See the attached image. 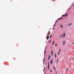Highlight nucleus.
<instances>
[{"mask_svg":"<svg viewBox=\"0 0 74 74\" xmlns=\"http://www.w3.org/2000/svg\"><path fill=\"white\" fill-rule=\"evenodd\" d=\"M73 44H74V43H73Z\"/></svg>","mask_w":74,"mask_h":74,"instance_id":"nucleus-29","label":"nucleus"},{"mask_svg":"<svg viewBox=\"0 0 74 74\" xmlns=\"http://www.w3.org/2000/svg\"><path fill=\"white\" fill-rule=\"evenodd\" d=\"M61 51V49H60L59 50V51L58 52V55H60V52Z\"/></svg>","mask_w":74,"mask_h":74,"instance_id":"nucleus-1","label":"nucleus"},{"mask_svg":"<svg viewBox=\"0 0 74 74\" xmlns=\"http://www.w3.org/2000/svg\"><path fill=\"white\" fill-rule=\"evenodd\" d=\"M51 42V41L50 40V41L49 42Z\"/></svg>","mask_w":74,"mask_h":74,"instance_id":"nucleus-21","label":"nucleus"},{"mask_svg":"<svg viewBox=\"0 0 74 74\" xmlns=\"http://www.w3.org/2000/svg\"><path fill=\"white\" fill-rule=\"evenodd\" d=\"M44 69H45V68H44Z\"/></svg>","mask_w":74,"mask_h":74,"instance_id":"nucleus-30","label":"nucleus"},{"mask_svg":"<svg viewBox=\"0 0 74 74\" xmlns=\"http://www.w3.org/2000/svg\"><path fill=\"white\" fill-rule=\"evenodd\" d=\"M43 71H44V70H43Z\"/></svg>","mask_w":74,"mask_h":74,"instance_id":"nucleus-33","label":"nucleus"},{"mask_svg":"<svg viewBox=\"0 0 74 74\" xmlns=\"http://www.w3.org/2000/svg\"><path fill=\"white\" fill-rule=\"evenodd\" d=\"M45 48H46V47H45Z\"/></svg>","mask_w":74,"mask_h":74,"instance_id":"nucleus-34","label":"nucleus"},{"mask_svg":"<svg viewBox=\"0 0 74 74\" xmlns=\"http://www.w3.org/2000/svg\"><path fill=\"white\" fill-rule=\"evenodd\" d=\"M53 29L54 30H55V28H53Z\"/></svg>","mask_w":74,"mask_h":74,"instance_id":"nucleus-27","label":"nucleus"},{"mask_svg":"<svg viewBox=\"0 0 74 74\" xmlns=\"http://www.w3.org/2000/svg\"><path fill=\"white\" fill-rule=\"evenodd\" d=\"M72 25V23H70L68 24V26H71Z\"/></svg>","mask_w":74,"mask_h":74,"instance_id":"nucleus-4","label":"nucleus"},{"mask_svg":"<svg viewBox=\"0 0 74 74\" xmlns=\"http://www.w3.org/2000/svg\"><path fill=\"white\" fill-rule=\"evenodd\" d=\"M53 68H54V69L55 70H56V68L54 67V66H53Z\"/></svg>","mask_w":74,"mask_h":74,"instance_id":"nucleus-14","label":"nucleus"},{"mask_svg":"<svg viewBox=\"0 0 74 74\" xmlns=\"http://www.w3.org/2000/svg\"><path fill=\"white\" fill-rule=\"evenodd\" d=\"M50 57H51V56H50V55H49L48 56V60H49V59H50Z\"/></svg>","mask_w":74,"mask_h":74,"instance_id":"nucleus-5","label":"nucleus"},{"mask_svg":"<svg viewBox=\"0 0 74 74\" xmlns=\"http://www.w3.org/2000/svg\"><path fill=\"white\" fill-rule=\"evenodd\" d=\"M49 62L48 63V69H49Z\"/></svg>","mask_w":74,"mask_h":74,"instance_id":"nucleus-7","label":"nucleus"},{"mask_svg":"<svg viewBox=\"0 0 74 74\" xmlns=\"http://www.w3.org/2000/svg\"><path fill=\"white\" fill-rule=\"evenodd\" d=\"M49 34H50V33L49 32L47 34V35H48V36H49Z\"/></svg>","mask_w":74,"mask_h":74,"instance_id":"nucleus-12","label":"nucleus"},{"mask_svg":"<svg viewBox=\"0 0 74 74\" xmlns=\"http://www.w3.org/2000/svg\"><path fill=\"white\" fill-rule=\"evenodd\" d=\"M55 47H57V46H58V45H57V44H56L55 45Z\"/></svg>","mask_w":74,"mask_h":74,"instance_id":"nucleus-16","label":"nucleus"},{"mask_svg":"<svg viewBox=\"0 0 74 74\" xmlns=\"http://www.w3.org/2000/svg\"><path fill=\"white\" fill-rule=\"evenodd\" d=\"M51 37H52V36L51 35H50V38H51Z\"/></svg>","mask_w":74,"mask_h":74,"instance_id":"nucleus-20","label":"nucleus"},{"mask_svg":"<svg viewBox=\"0 0 74 74\" xmlns=\"http://www.w3.org/2000/svg\"><path fill=\"white\" fill-rule=\"evenodd\" d=\"M51 55H53V53H51Z\"/></svg>","mask_w":74,"mask_h":74,"instance_id":"nucleus-18","label":"nucleus"},{"mask_svg":"<svg viewBox=\"0 0 74 74\" xmlns=\"http://www.w3.org/2000/svg\"><path fill=\"white\" fill-rule=\"evenodd\" d=\"M73 5H74V4Z\"/></svg>","mask_w":74,"mask_h":74,"instance_id":"nucleus-31","label":"nucleus"},{"mask_svg":"<svg viewBox=\"0 0 74 74\" xmlns=\"http://www.w3.org/2000/svg\"><path fill=\"white\" fill-rule=\"evenodd\" d=\"M56 57H57L56 54V53H55V57L56 58Z\"/></svg>","mask_w":74,"mask_h":74,"instance_id":"nucleus-13","label":"nucleus"},{"mask_svg":"<svg viewBox=\"0 0 74 74\" xmlns=\"http://www.w3.org/2000/svg\"><path fill=\"white\" fill-rule=\"evenodd\" d=\"M56 22H57V21H56L55 22V23H56Z\"/></svg>","mask_w":74,"mask_h":74,"instance_id":"nucleus-25","label":"nucleus"},{"mask_svg":"<svg viewBox=\"0 0 74 74\" xmlns=\"http://www.w3.org/2000/svg\"><path fill=\"white\" fill-rule=\"evenodd\" d=\"M66 36V34L65 33H63V37H65V36Z\"/></svg>","mask_w":74,"mask_h":74,"instance_id":"nucleus-6","label":"nucleus"},{"mask_svg":"<svg viewBox=\"0 0 74 74\" xmlns=\"http://www.w3.org/2000/svg\"><path fill=\"white\" fill-rule=\"evenodd\" d=\"M52 63H53V60H52L51 61H50V63L51 64H52Z\"/></svg>","mask_w":74,"mask_h":74,"instance_id":"nucleus-9","label":"nucleus"},{"mask_svg":"<svg viewBox=\"0 0 74 74\" xmlns=\"http://www.w3.org/2000/svg\"><path fill=\"white\" fill-rule=\"evenodd\" d=\"M63 19V18H59L58 19V20L59 21V20H60V19Z\"/></svg>","mask_w":74,"mask_h":74,"instance_id":"nucleus-8","label":"nucleus"},{"mask_svg":"<svg viewBox=\"0 0 74 74\" xmlns=\"http://www.w3.org/2000/svg\"><path fill=\"white\" fill-rule=\"evenodd\" d=\"M56 25V24H54V25H53V27H54Z\"/></svg>","mask_w":74,"mask_h":74,"instance_id":"nucleus-19","label":"nucleus"},{"mask_svg":"<svg viewBox=\"0 0 74 74\" xmlns=\"http://www.w3.org/2000/svg\"><path fill=\"white\" fill-rule=\"evenodd\" d=\"M60 27H61V28L63 29V25H60Z\"/></svg>","mask_w":74,"mask_h":74,"instance_id":"nucleus-11","label":"nucleus"},{"mask_svg":"<svg viewBox=\"0 0 74 74\" xmlns=\"http://www.w3.org/2000/svg\"><path fill=\"white\" fill-rule=\"evenodd\" d=\"M65 43H66L65 41H63V45H65Z\"/></svg>","mask_w":74,"mask_h":74,"instance_id":"nucleus-3","label":"nucleus"},{"mask_svg":"<svg viewBox=\"0 0 74 74\" xmlns=\"http://www.w3.org/2000/svg\"><path fill=\"white\" fill-rule=\"evenodd\" d=\"M68 16V14H64L62 15V16Z\"/></svg>","mask_w":74,"mask_h":74,"instance_id":"nucleus-2","label":"nucleus"},{"mask_svg":"<svg viewBox=\"0 0 74 74\" xmlns=\"http://www.w3.org/2000/svg\"><path fill=\"white\" fill-rule=\"evenodd\" d=\"M51 71L52 72V69H51Z\"/></svg>","mask_w":74,"mask_h":74,"instance_id":"nucleus-26","label":"nucleus"},{"mask_svg":"<svg viewBox=\"0 0 74 74\" xmlns=\"http://www.w3.org/2000/svg\"><path fill=\"white\" fill-rule=\"evenodd\" d=\"M55 42V41H53V42L52 45H54V43Z\"/></svg>","mask_w":74,"mask_h":74,"instance_id":"nucleus-10","label":"nucleus"},{"mask_svg":"<svg viewBox=\"0 0 74 74\" xmlns=\"http://www.w3.org/2000/svg\"><path fill=\"white\" fill-rule=\"evenodd\" d=\"M45 60V59H44V60Z\"/></svg>","mask_w":74,"mask_h":74,"instance_id":"nucleus-32","label":"nucleus"},{"mask_svg":"<svg viewBox=\"0 0 74 74\" xmlns=\"http://www.w3.org/2000/svg\"><path fill=\"white\" fill-rule=\"evenodd\" d=\"M44 53H45V50Z\"/></svg>","mask_w":74,"mask_h":74,"instance_id":"nucleus-24","label":"nucleus"},{"mask_svg":"<svg viewBox=\"0 0 74 74\" xmlns=\"http://www.w3.org/2000/svg\"><path fill=\"white\" fill-rule=\"evenodd\" d=\"M68 68H67V69H66V71H67V70H68Z\"/></svg>","mask_w":74,"mask_h":74,"instance_id":"nucleus-23","label":"nucleus"},{"mask_svg":"<svg viewBox=\"0 0 74 74\" xmlns=\"http://www.w3.org/2000/svg\"><path fill=\"white\" fill-rule=\"evenodd\" d=\"M47 40H48L49 39V36L47 37Z\"/></svg>","mask_w":74,"mask_h":74,"instance_id":"nucleus-15","label":"nucleus"},{"mask_svg":"<svg viewBox=\"0 0 74 74\" xmlns=\"http://www.w3.org/2000/svg\"><path fill=\"white\" fill-rule=\"evenodd\" d=\"M58 59L57 60V63H58Z\"/></svg>","mask_w":74,"mask_h":74,"instance_id":"nucleus-22","label":"nucleus"},{"mask_svg":"<svg viewBox=\"0 0 74 74\" xmlns=\"http://www.w3.org/2000/svg\"><path fill=\"white\" fill-rule=\"evenodd\" d=\"M62 36H63V34H62Z\"/></svg>","mask_w":74,"mask_h":74,"instance_id":"nucleus-28","label":"nucleus"},{"mask_svg":"<svg viewBox=\"0 0 74 74\" xmlns=\"http://www.w3.org/2000/svg\"><path fill=\"white\" fill-rule=\"evenodd\" d=\"M53 50H52L51 51V53H53Z\"/></svg>","mask_w":74,"mask_h":74,"instance_id":"nucleus-17","label":"nucleus"}]
</instances>
